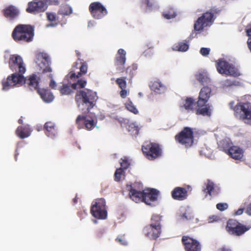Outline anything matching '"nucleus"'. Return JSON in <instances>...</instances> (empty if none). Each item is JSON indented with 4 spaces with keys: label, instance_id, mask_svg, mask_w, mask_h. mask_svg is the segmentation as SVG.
Here are the masks:
<instances>
[{
    "label": "nucleus",
    "instance_id": "30",
    "mask_svg": "<svg viewBox=\"0 0 251 251\" xmlns=\"http://www.w3.org/2000/svg\"><path fill=\"white\" fill-rule=\"evenodd\" d=\"M31 129L29 125L19 126L16 130V135L21 139L28 137L31 133Z\"/></svg>",
    "mask_w": 251,
    "mask_h": 251
},
{
    "label": "nucleus",
    "instance_id": "28",
    "mask_svg": "<svg viewBox=\"0 0 251 251\" xmlns=\"http://www.w3.org/2000/svg\"><path fill=\"white\" fill-rule=\"evenodd\" d=\"M195 100L192 97H187L183 100V103L180 105V108L182 110L184 109L188 112L194 111L195 108L194 105L196 104Z\"/></svg>",
    "mask_w": 251,
    "mask_h": 251
},
{
    "label": "nucleus",
    "instance_id": "13",
    "mask_svg": "<svg viewBox=\"0 0 251 251\" xmlns=\"http://www.w3.org/2000/svg\"><path fill=\"white\" fill-rule=\"evenodd\" d=\"M214 13L206 12L199 17L194 24V30H202L204 27L210 25L214 21Z\"/></svg>",
    "mask_w": 251,
    "mask_h": 251
},
{
    "label": "nucleus",
    "instance_id": "60",
    "mask_svg": "<svg viewBox=\"0 0 251 251\" xmlns=\"http://www.w3.org/2000/svg\"><path fill=\"white\" fill-rule=\"evenodd\" d=\"M57 25V23H52L51 24H49L46 25L47 27H54Z\"/></svg>",
    "mask_w": 251,
    "mask_h": 251
},
{
    "label": "nucleus",
    "instance_id": "41",
    "mask_svg": "<svg viewBox=\"0 0 251 251\" xmlns=\"http://www.w3.org/2000/svg\"><path fill=\"white\" fill-rule=\"evenodd\" d=\"M237 225H239V223L237 221L233 219H229L227 222L226 226V230L229 233Z\"/></svg>",
    "mask_w": 251,
    "mask_h": 251
},
{
    "label": "nucleus",
    "instance_id": "42",
    "mask_svg": "<svg viewBox=\"0 0 251 251\" xmlns=\"http://www.w3.org/2000/svg\"><path fill=\"white\" fill-rule=\"evenodd\" d=\"M126 77H121L118 78L116 80V83L118 85L119 88H126Z\"/></svg>",
    "mask_w": 251,
    "mask_h": 251
},
{
    "label": "nucleus",
    "instance_id": "16",
    "mask_svg": "<svg viewBox=\"0 0 251 251\" xmlns=\"http://www.w3.org/2000/svg\"><path fill=\"white\" fill-rule=\"evenodd\" d=\"M47 7V4L43 0H34L28 3L26 11L32 14H36L44 12Z\"/></svg>",
    "mask_w": 251,
    "mask_h": 251
},
{
    "label": "nucleus",
    "instance_id": "38",
    "mask_svg": "<svg viewBox=\"0 0 251 251\" xmlns=\"http://www.w3.org/2000/svg\"><path fill=\"white\" fill-rule=\"evenodd\" d=\"M137 69V65L135 64H133L131 66H129L126 68V74L128 75L129 80H131L134 75L135 72Z\"/></svg>",
    "mask_w": 251,
    "mask_h": 251
},
{
    "label": "nucleus",
    "instance_id": "27",
    "mask_svg": "<svg viewBox=\"0 0 251 251\" xmlns=\"http://www.w3.org/2000/svg\"><path fill=\"white\" fill-rule=\"evenodd\" d=\"M46 135L50 138L54 137L57 134V129L55 124L52 122H47L44 125Z\"/></svg>",
    "mask_w": 251,
    "mask_h": 251
},
{
    "label": "nucleus",
    "instance_id": "24",
    "mask_svg": "<svg viewBox=\"0 0 251 251\" xmlns=\"http://www.w3.org/2000/svg\"><path fill=\"white\" fill-rule=\"evenodd\" d=\"M149 86L151 91L158 94L164 93L167 90L166 85L158 79L151 81Z\"/></svg>",
    "mask_w": 251,
    "mask_h": 251
},
{
    "label": "nucleus",
    "instance_id": "5",
    "mask_svg": "<svg viewBox=\"0 0 251 251\" xmlns=\"http://www.w3.org/2000/svg\"><path fill=\"white\" fill-rule=\"evenodd\" d=\"M194 132L189 127H185L175 136L176 141L186 148L192 146L194 143Z\"/></svg>",
    "mask_w": 251,
    "mask_h": 251
},
{
    "label": "nucleus",
    "instance_id": "44",
    "mask_svg": "<svg viewBox=\"0 0 251 251\" xmlns=\"http://www.w3.org/2000/svg\"><path fill=\"white\" fill-rule=\"evenodd\" d=\"M176 50L179 51H186L189 48V45L186 43L181 42L176 47Z\"/></svg>",
    "mask_w": 251,
    "mask_h": 251
},
{
    "label": "nucleus",
    "instance_id": "29",
    "mask_svg": "<svg viewBox=\"0 0 251 251\" xmlns=\"http://www.w3.org/2000/svg\"><path fill=\"white\" fill-rule=\"evenodd\" d=\"M37 93L40 96L41 99L46 102H50L54 99V96L52 93L48 89H38Z\"/></svg>",
    "mask_w": 251,
    "mask_h": 251
},
{
    "label": "nucleus",
    "instance_id": "11",
    "mask_svg": "<svg viewBox=\"0 0 251 251\" xmlns=\"http://www.w3.org/2000/svg\"><path fill=\"white\" fill-rule=\"evenodd\" d=\"M216 68L218 72L221 74L234 76H237L239 75V73L233 65L230 64L223 58L218 60Z\"/></svg>",
    "mask_w": 251,
    "mask_h": 251
},
{
    "label": "nucleus",
    "instance_id": "7",
    "mask_svg": "<svg viewBox=\"0 0 251 251\" xmlns=\"http://www.w3.org/2000/svg\"><path fill=\"white\" fill-rule=\"evenodd\" d=\"M35 62L37 66L42 70L43 74L51 73L50 60L49 55L45 52L36 51L35 53Z\"/></svg>",
    "mask_w": 251,
    "mask_h": 251
},
{
    "label": "nucleus",
    "instance_id": "3",
    "mask_svg": "<svg viewBox=\"0 0 251 251\" xmlns=\"http://www.w3.org/2000/svg\"><path fill=\"white\" fill-rule=\"evenodd\" d=\"M34 36V26L30 25L19 24L14 28L11 36L17 43H29Z\"/></svg>",
    "mask_w": 251,
    "mask_h": 251
},
{
    "label": "nucleus",
    "instance_id": "19",
    "mask_svg": "<svg viewBox=\"0 0 251 251\" xmlns=\"http://www.w3.org/2000/svg\"><path fill=\"white\" fill-rule=\"evenodd\" d=\"M126 52L123 49L118 50L114 59V65L116 70L119 73H123L125 71L124 66L126 61Z\"/></svg>",
    "mask_w": 251,
    "mask_h": 251
},
{
    "label": "nucleus",
    "instance_id": "54",
    "mask_svg": "<svg viewBox=\"0 0 251 251\" xmlns=\"http://www.w3.org/2000/svg\"><path fill=\"white\" fill-rule=\"evenodd\" d=\"M47 3L50 5H57L59 4V2L58 0H48Z\"/></svg>",
    "mask_w": 251,
    "mask_h": 251
},
{
    "label": "nucleus",
    "instance_id": "63",
    "mask_svg": "<svg viewBox=\"0 0 251 251\" xmlns=\"http://www.w3.org/2000/svg\"><path fill=\"white\" fill-rule=\"evenodd\" d=\"M248 47H249V49L251 51V40L249 41V40H248Z\"/></svg>",
    "mask_w": 251,
    "mask_h": 251
},
{
    "label": "nucleus",
    "instance_id": "39",
    "mask_svg": "<svg viewBox=\"0 0 251 251\" xmlns=\"http://www.w3.org/2000/svg\"><path fill=\"white\" fill-rule=\"evenodd\" d=\"M162 16L166 19H171L175 18L176 16V14L173 8H170L163 12Z\"/></svg>",
    "mask_w": 251,
    "mask_h": 251
},
{
    "label": "nucleus",
    "instance_id": "26",
    "mask_svg": "<svg viewBox=\"0 0 251 251\" xmlns=\"http://www.w3.org/2000/svg\"><path fill=\"white\" fill-rule=\"evenodd\" d=\"M128 188L129 196L130 198L136 202H143V191H138L132 187L131 185H127Z\"/></svg>",
    "mask_w": 251,
    "mask_h": 251
},
{
    "label": "nucleus",
    "instance_id": "50",
    "mask_svg": "<svg viewBox=\"0 0 251 251\" xmlns=\"http://www.w3.org/2000/svg\"><path fill=\"white\" fill-rule=\"evenodd\" d=\"M48 76L51 79V80L49 84L50 87L52 89H55L56 87V83L52 79L53 75L51 74V73H50L49 75H48Z\"/></svg>",
    "mask_w": 251,
    "mask_h": 251
},
{
    "label": "nucleus",
    "instance_id": "31",
    "mask_svg": "<svg viewBox=\"0 0 251 251\" xmlns=\"http://www.w3.org/2000/svg\"><path fill=\"white\" fill-rule=\"evenodd\" d=\"M67 80L64 79L62 85L59 87V91L62 95H69L73 93V89L71 83H67Z\"/></svg>",
    "mask_w": 251,
    "mask_h": 251
},
{
    "label": "nucleus",
    "instance_id": "47",
    "mask_svg": "<svg viewBox=\"0 0 251 251\" xmlns=\"http://www.w3.org/2000/svg\"><path fill=\"white\" fill-rule=\"evenodd\" d=\"M47 18L48 21L51 22H55L57 20L56 14L53 13L47 12Z\"/></svg>",
    "mask_w": 251,
    "mask_h": 251
},
{
    "label": "nucleus",
    "instance_id": "40",
    "mask_svg": "<svg viewBox=\"0 0 251 251\" xmlns=\"http://www.w3.org/2000/svg\"><path fill=\"white\" fill-rule=\"evenodd\" d=\"M87 81L83 79H78L76 82L72 84V87L73 89H82L85 87Z\"/></svg>",
    "mask_w": 251,
    "mask_h": 251
},
{
    "label": "nucleus",
    "instance_id": "64",
    "mask_svg": "<svg viewBox=\"0 0 251 251\" xmlns=\"http://www.w3.org/2000/svg\"><path fill=\"white\" fill-rule=\"evenodd\" d=\"M18 123H19V124H23V120H22V118H20V119H19V120H18Z\"/></svg>",
    "mask_w": 251,
    "mask_h": 251
},
{
    "label": "nucleus",
    "instance_id": "61",
    "mask_svg": "<svg viewBox=\"0 0 251 251\" xmlns=\"http://www.w3.org/2000/svg\"><path fill=\"white\" fill-rule=\"evenodd\" d=\"M78 197H77V196H76L75 197V198L73 199V202L74 204H76V203H77L78 202Z\"/></svg>",
    "mask_w": 251,
    "mask_h": 251
},
{
    "label": "nucleus",
    "instance_id": "33",
    "mask_svg": "<svg viewBox=\"0 0 251 251\" xmlns=\"http://www.w3.org/2000/svg\"><path fill=\"white\" fill-rule=\"evenodd\" d=\"M249 229V227L239 223V225L236 226V227L229 232V234L235 236H241Z\"/></svg>",
    "mask_w": 251,
    "mask_h": 251
},
{
    "label": "nucleus",
    "instance_id": "8",
    "mask_svg": "<svg viewBox=\"0 0 251 251\" xmlns=\"http://www.w3.org/2000/svg\"><path fill=\"white\" fill-rule=\"evenodd\" d=\"M23 74L14 73L2 80V89L8 90L17 85H22L24 82Z\"/></svg>",
    "mask_w": 251,
    "mask_h": 251
},
{
    "label": "nucleus",
    "instance_id": "35",
    "mask_svg": "<svg viewBox=\"0 0 251 251\" xmlns=\"http://www.w3.org/2000/svg\"><path fill=\"white\" fill-rule=\"evenodd\" d=\"M72 13V8L68 4L62 5L58 11V14L64 15L67 16L70 15Z\"/></svg>",
    "mask_w": 251,
    "mask_h": 251
},
{
    "label": "nucleus",
    "instance_id": "59",
    "mask_svg": "<svg viewBox=\"0 0 251 251\" xmlns=\"http://www.w3.org/2000/svg\"><path fill=\"white\" fill-rule=\"evenodd\" d=\"M104 231L102 230H99L96 233V236L98 237H100L103 234Z\"/></svg>",
    "mask_w": 251,
    "mask_h": 251
},
{
    "label": "nucleus",
    "instance_id": "49",
    "mask_svg": "<svg viewBox=\"0 0 251 251\" xmlns=\"http://www.w3.org/2000/svg\"><path fill=\"white\" fill-rule=\"evenodd\" d=\"M116 241L119 242L122 245H127V242L124 237V236H119L116 239Z\"/></svg>",
    "mask_w": 251,
    "mask_h": 251
},
{
    "label": "nucleus",
    "instance_id": "9",
    "mask_svg": "<svg viewBox=\"0 0 251 251\" xmlns=\"http://www.w3.org/2000/svg\"><path fill=\"white\" fill-rule=\"evenodd\" d=\"M75 124L78 129L92 130L97 126V119L92 116L79 115L76 119Z\"/></svg>",
    "mask_w": 251,
    "mask_h": 251
},
{
    "label": "nucleus",
    "instance_id": "45",
    "mask_svg": "<svg viewBox=\"0 0 251 251\" xmlns=\"http://www.w3.org/2000/svg\"><path fill=\"white\" fill-rule=\"evenodd\" d=\"M124 173L123 169L121 168L117 169L115 172L114 179L116 181H120L122 175Z\"/></svg>",
    "mask_w": 251,
    "mask_h": 251
},
{
    "label": "nucleus",
    "instance_id": "15",
    "mask_svg": "<svg viewBox=\"0 0 251 251\" xmlns=\"http://www.w3.org/2000/svg\"><path fill=\"white\" fill-rule=\"evenodd\" d=\"M9 66L12 71L17 73L24 74L26 70L22 58L18 55L10 56Z\"/></svg>",
    "mask_w": 251,
    "mask_h": 251
},
{
    "label": "nucleus",
    "instance_id": "25",
    "mask_svg": "<svg viewBox=\"0 0 251 251\" xmlns=\"http://www.w3.org/2000/svg\"><path fill=\"white\" fill-rule=\"evenodd\" d=\"M171 195L174 200L183 201L187 197V191L184 188L176 187L172 191Z\"/></svg>",
    "mask_w": 251,
    "mask_h": 251
},
{
    "label": "nucleus",
    "instance_id": "51",
    "mask_svg": "<svg viewBox=\"0 0 251 251\" xmlns=\"http://www.w3.org/2000/svg\"><path fill=\"white\" fill-rule=\"evenodd\" d=\"M210 50L207 48H201L200 50L201 54L204 56H207L210 53Z\"/></svg>",
    "mask_w": 251,
    "mask_h": 251
},
{
    "label": "nucleus",
    "instance_id": "20",
    "mask_svg": "<svg viewBox=\"0 0 251 251\" xmlns=\"http://www.w3.org/2000/svg\"><path fill=\"white\" fill-rule=\"evenodd\" d=\"M143 232L144 235L149 239L156 240L160 236L161 229L148 225L144 228Z\"/></svg>",
    "mask_w": 251,
    "mask_h": 251
},
{
    "label": "nucleus",
    "instance_id": "43",
    "mask_svg": "<svg viewBox=\"0 0 251 251\" xmlns=\"http://www.w3.org/2000/svg\"><path fill=\"white\" fill-rule=\"evenodd\" d=\"M128 131L131 135L136 136L139 133V128L138 126H135L134 124H131L128 126Z\"/></svg>",
    "mask_w": 251,
    "mask_h": 251
},
{
    "label": "nucleus",
    "instance_id": "57",
    "mask_svg": "<svg viewBox=\"0 0 251 251\" xmlns=\"http://www.w3.org/2000/svg\"><path fill=\"white\" fill-rule=\"evenodd\" d=\"M244 210V208H239L235 212L234 214L235 215H241L243 213Z\"/></svg>",
    "mask_w": 251,
    "mask_h": 251
},
{
    "label": "nucleus",
    "instance_id": "4",
    "mask_svg": "<svg viewBox=\"0 0 251 251\" xmlns=\"http://www.w3.org/2000/svg\"><path fill=\"white\" fill-rule=\"evenodd\" d=\"M90 212L92 215L96 219L105 220L107 217L106 202L103 198H100L93 201Z\"/></svg>",
    "mask_w": 251,
    "mask_h": 251
},
{
    "label": "nucleus",
    "instance_id": "21",
    "mask_svg": "<svg viewBox=\"0 0 251 251\" xmlns=\"http://www.w3.org/2000/svg\"><path fill=\"white\" fill-rule=\"evenodd\" d=\"M2 12L3 16L10 21L16 19L20 14L19 9L13 5L6 6L3 10Z\"/></svg>",
    "mask_w": 251,
    "mask_h": 251
},
{
    "label": "nucleus",
    "instance_id": "12",
    "mask_svg": "<svg viewBox=\"0 0 251 251\" xmlns=\"http://www.w3.org/2000/svg\"><path fill=\"white\" fill-rule=\"evenodd\" d=\"M88 65L85 62H80V63L75 62L73 65L68 75L71 80L75 81L79 78L82 75H85L87 72Z\"/></svg>",
    "mask_w": 251,
    "mask_h": 251
},
{
    "label": "nucleus",
    "instance_id": "22",
    "mask_svg": "<svg viewBox=\"0 0 251 251\" xmlns=\"http://www.w3.org/2000/svg\"><path fill=\"white\" fill-rule=\"evenodd\" d=\"M40 78L36 74H32L29 76L28 78H25L24 82L25 85L31 90H36L39 89V83Z\"/></svg>",
    "mask_w": 251,
    "mask_h": 251
},
{
    "label": "nucleus",
    "instance_id": "46",
    "mask_svg": "<svg viewBox=\"0 0 251 251\" xmlns=\"http://www.w3.org/2000/svg\"><path fill=\"white\" fill-rule=\"evenodd\" d=\"M122 162H120V164L121 166V168L124 169H127L129 165H130V162L128 160V159L125 157L124 159H121Z\"/></svg>",
    "mask_w": 251,
    "mask_h": 251
},
{
    "label": "nucleus",
    "instance_id": "23",
    "mask_svg": "<svg viewBox=\"0 0 251 251\" xmlns=\"http://www.w3.org/2000/svg\"><path fill=\"white\" fill-rule=\"evenodd\" d=\"M225 151L231 158L235 160H240L243 156L244 151L243 150L237 146H232L230 147L227 150L225 149Z\"/></svg>",
    "mask_w": 251,
    "mask_h": 251
},
{
    "label": "nucleus",
    "instance_id": "2",
    "mask_svg": "<svg viewBox=\"0 0 251 251\" xmlns=\"http://www.w3.org/2000/svg\"><path fill=\"white\" fill-rule=\"evenodd\" d=\"M211 95V88L210 87L203 86L201 89L198 100L196 103V114L197 115L208 117L211 115V105L209 103H207Z\"/></svg>",
    "mask_w": 251,
    "mask_h": 251
},
{
    "label": "nucleus",
    "instance_id": "10",
    "mask_svg": "<svg viewBox=\"0 0 251 251\" xmlns=\"http://www.w3.org/2000/svg\"><path fill=\"white\" fill-rule=\"evenodd\" d=\"M233 109L237 118L242 121L251 120V105L250 103H238Z\"/></svg>",
    "mask_w": 251,
    "mask_h": 251
},
{
    "label": "nucleus",
    "instance_id": "52",
    "mask_svg": "<svg viewBox=\"0 0 251 251\" xmlns=\"http://www.w3.org/2000/svg\"><path fill=\"white\" fill-rule=\"evenodd\" d=\"M142 3L144 4L147 7L151 8L153 6V3L152 1H150V0H143Z\"/></svg>",
    "mask_w": 251,
    "mask_h": 251
},
{
    "label": "nucleus",
    "instance_id": "18",
    "mask_svg": "<svg viewBox=\"0 0 251 251\" xmlns=\"http://www.w3.org/2000/svg\"><path fill=\"white\" fill-rule=\"evenodd\" d=\"M159 192L154 188H149L143 190V202L146 204L154 206V202L157 201Z\"/></svg>",
    "mask_w": 251,
    "mask_h": 251
},
{
    "label": "nucleus",
    "instance_id": "1",
    "mask_svg": "<svg viewBox=\"0 0 251 251\" xmlns=\"http://www.w3.org/2000/svg\"><path fill=\"white\" fill-rule=\"evenodd\" d=\"M98 96L95 92L86 89L85 90L78 91L75 96V100L78 107L81 106L82 111L87 113L96 104Z\"/></svg>",
    "mask_w": 251,
    "mask_h": 251
},
{
    "label": "nucleus",
    "instance_id": "32",
    "mask_svg": "<svg viewBox=\"0 0 251 251\" xmlns=\"http://www.w3.org/2000/svg\"><path fill=\"white\" fill-rule=\"evenodd\" d=\"M215 184L211 180L208 179L207 183L205 184V187L203 189V192L205 193L206 196L209 195L211 196L218 193L215 189Z\"/></svg>",
    "mask_w": 251,
    "mask_h": 251
},
{
    "label": "nucleus",
    "instance_id": "56",
    "mask_svg": "<svg viewBox=\"0 0 251 251\" xmlns=\"http://www.w3.org/2000/svg\"><path fill=\"white\" fill-rule=\"evenodd\" d=\"M225 84L226 86H231L235 84V83L233 81H230L229 79H226L225 81Z\"/></svg>",
    "mask_w": 251,
    "mask_h": 251
},
{
    "label": "nucleus",
    "instance_id": "48",
    "mask_svg": "<svg viewBox=\"0 0 251 251\" xmlns=\"http://www.w3.org/2000/svg\"><path fill=\"white\" fill-rule=\"evenodd\" d=\"M216 208L219 210L223 211L227 209L228 204L226 203H218L216 205Z\"/></svg>",
    "mask_w": 251,
    "mask_h": 251
},
{
    "label": "nucleus",
    "instance_id": "62",
    "mask_svg": "<svg viewBox=\"0 0 251 251\" xmlns=\"http://www.w3.org/2000/svg\"><path fill=\"white\" fill-rule=\"evenodd\" d=\"M218 251H229V250L225 248L219 249Z\"/></svg>",
    "mask_w": 251,
    "mask_h": 251
},
{
    "label": "nucleus",
    "instance_id": "58",
    "mask_svg": "<svg viewBox=\"0 0 251 251\" xmlns=\"http://www.w3.org/2000/svg\"><path fill=\"white\" fill-rule=\"evenodd\" d=\"M246 212L248 215L251 216V203L247 206Z\"/></svg>",
    "mask_w": 251,
    "mask_h": 251
},
{
    "label": "nucleus",
    "instance_id": "36",
    "mask_svg": "<svg viewBox=\"0 0 251 251\" xmlns=\"http://www.w3.org/2000/svg\"><path fill=\"white\" fill-rule=\"evenodd\" d=\"M161 217L158 215H153L151 218V223L149 226H153L155 227H159L161 229L160 222Z\"/></svg>",
    "mask_w": 251,
    "mask_h": 251
},
{
    "label": "nucleus",
    "instance_id": "34",
    "mask_svg": "<svg viewBox=\"0 0 251 251\" xmlns=\"http://www.w3.org/2000/svg\"><path fill=\"white\" fill-rule=\"evenodd\" d=\"M195 77L196 79L200 82L201 85H209L211 83L210 78L205 73H198L195 75Z\"/></svg>",
    "mask_w": 251,
    "mask_h": 251
},
{
    "label": "nucleus",
    "instance_id": "14",
    "mask_svg": "<svg viewBox=\"0 0 251 251\" xmlns=\"http://www.w3.org/2000/svg\"><path fill=\"white\" fill-rule=\"evenodd\" d=\"M89 11L92 16L95 19H101L106 16L107 10L100 2H92L89 6Z\"/></svg>",
    "mask_w": 251,
    "mask_h": 251
},
{
    "label": "nucleus",
    "instance_id": "55",
    "mask_svg": "<svg viewBox=\"0 0 251 251\" xmlns=\"http://www.w3.org/2000/svg\"><path fill=\"white\" fill-rule=\"evenodd\" d=\"M247 35L250 38L249 39V41L251 40V24L249 25L248 26V29L246 30Z\"/></svg>",
    "mask_w": 251,
    "mask_h": 251
},
{
    "label": "nucleus",
    "instance_id": "53",
    "mask_svg": "<svg viewBox=\"0 0 251 251\" xmlns=\"http://www.w3.org/2000/svg\"><path fill=\"white\" fill-rule=\"evenodd\" d=\"M126 89V88H121V91L120 92V96L122 98H125L127 96V91Z\"/></svg>",
    "mask_w": 251,
    "mask_h": 251
},
{
    "label": "nucleus",
    "instance_id": "37",
    "mask_svg": "<svg viewBox=\"0 0 251 251\" xmlns=\"http://www.w3.org/2000/svg\"><path fill=\"white\" fill-rule=\"evenodd\" d=\"M125 106L127 110L134 114H138L139 111L136 106L130 100H128L125 103Z\"/></svg>",
    "mask_w": 251,
    "mask_h": 251
},
{
    "label": "nucleus",
    "instance_id": "6",
    "mask_svg": "<svg viewBox=\"0 0 251 251\" xmlns=\"http://www.w3.org/2000/svg\"><path fill=\"white\" fill-rule=\"evenodd\" d=\"M143 154L147 158L153 160L161 156L162 150L157 143L146 142L142 147Z\"/></svg>",
    "mask_w": 251,
    "mask_h": 251
},
{
    "label": "nucleus",
    "instance_id": "17",
    "mask_svg": "<svg viewBox=\"0 0 251 251\" xmlns=\"http://www.w3.org/2000/svg\"><path fill=\"white\" fill-rule=\"evenodd\" d=\"M181 242L185 251H201V246L200 243L188 236H183Z\"/></svg>",
    "mask_w": 251,
    "mask_h": 251
}]
</instances>
